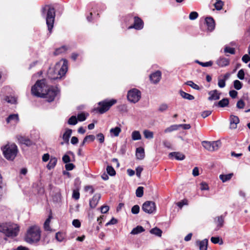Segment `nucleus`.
I'll use <instances>...</instances> for the list:
<instances>
[{
  "label": "nucleus",
  "mask_w": 250,
  "mask_h": 250,
  "mask_svg": "<svg viewBox=\"0 0 250 250\" xmlns=\"http://www.w3.org/2000/svg\"><path fill=\"white\" fill-rule=\"evenodd\" d=\"M68 70V62L62 59L57 62L53 68H49L48 72L49 78L52 80L61 79L64 76Z\"/></svg>",
  "instance_id": "obj_1"
},
{
  "label": "nucleus",
  "mask_w": 250,
  "mask_h": 250,
  "mask_svg": "<svg viewBox=\"0 0 250 250\" xmlns=\"http://www.w3.org/2000/svg\"><path fill=\"white\" fill-rule=\"evenodd\" d=\"M4 157L8 160L13 161L17 156L19 150L14 143H8L1 148Z\"/></svg>",
  "instance_id": "obj_2"
},
{
  "label": "nucleus",
  "mask_w": 250,
  "mask_h": 250,
  "mask_svg": "<svg viewBox=\"0 0 250 250\" xmlns=\"http://www.w3.org/2000/svg\"><path fill=\"white\" fill-rule=\"evenodd\" d=\"M41 238V231L39 227L33 226L27 230L25 240L29 244L38 242Z\"/></svg>",
  "instance_id": "obj_3"
},
{
  "label": "nucleus",
  "mask_w": 250,
  "mask_h": 250,
  "mask_svg": "<svg viewBox=\"0 0 250 250\" xmlns=\"http://www.w3.org/2000/svg\"><path fill=\"white\" fill-rule=\"evenodd\" d=\"M19 231V226L17 224L6 223L0 225V232L3 233L8 237H15Z\"/></svg>",
  "instance_id": "obj_4"
},
{
  "label": "nucleus",
  "mask_w": 250,
  "mask_h": 250,
  "mask_svg": "<svg viewBox=\"0 0 250 250\" xmlns=\"http://www.w3.org/2000/svg\"><path fill=\"white\" fill-rule=\"evenodd\" d=\"M46 11V22L48 26V29L50 33L51 32L52 29L54 26V20L55 17V11L53 7L49 6H45L42 9V14Z\"/></svg>",
  "instance_id": "obj_5"
},
{
  "label": "nucleus",
  "mask_w": 250,
  "mask_h": 250,
  "mask_svg": "<svg viewBox=\"0 0 250 250\" xmlns=\"http://www.w3.org/2000/svg\"><path fill=\"white\" fill-rule=\"evenodd\" d=\"M47 86L45 83L44 80H38L36 83L32 87V94L37 97H44Z\"/></svg>",
  "instance_id": "obj_6"
},
{
  "label": "nucleus",
  "mask_w": 250,
  "mask_h": 250,
  "mask_svg": "<svg viewBox=\"0 0 250 250\" xmlns=\"http://www.w3.org/2000/svg\"><path fill=\"white\" fill-rule=\"evenodd\" d=\"M116 103L117 100L115 99H111L110 100H105L100 102L98 103L99 106L96 108V110L100 113L103 114L108 111Z\"/></svg>",
  "instance_id": "obj_7"
},
{
  "label": "nucleus",
  "mask_w": 250,
  "mask_h": 250,
  "mask_svg": "<svg viewBox=\"0 0 250 250\" xmlns=\"http://www.w3.org/2000/svg\"><path fill=\"white\" fill-rule=\"evenodd\" d=\"M128 100L132 103H137L141 97V92L136 88H133L128 91L127 95Z\"/></svg>",
  "instance_id": "obj_8"
},
{
  "label": "nucleus",
  "mask_w": 250,
  "mask_h": 250,
  "mask_svg": "<svg viewBox=\"0 0 250 250\" xmlns=\"http://www.w3.org/2000/svg\"><path fill=\"white\" fill-rule=\"evenodd\" d=\"M203 146L207 150L210 151H213L218 149L219 147L221 145L220 141H203L202 142Z\"/></svg>",
  "instance_id": "obj_9"
},
{
  "label": "nucleus",
  "mask_w": 250,
  "mask_h": 250,
  "mask_svg": "<svg viewBox=\"0 0 250 250\" xmlns=\"http://www.w3.org/2000/svg\"><path fill=\"white\" fill-rule=\"evenodd\" d=\"M58 92L59 90L57 87L53 86H51L48 88L47 87L43 98L47 99V100L49 102H52L54 100L55 97L57 96Z\"/></svg>",
  "instance_id": "obj_10"
},
{
  "label": "nucleus",
  "mask_w": 250,
  "mask_h": 250,
  "mask_svg": "<svg viewBox=\"0 0 250 250\" xmlns=\"http://www.w3.org/2000/svg\"><path fill=\"white\" fill-rule=\"evenodd\" d=\"M156 205L152 201H146L142 206V209L146 213L151 214L156 210Z\"/></svg>",
  "instance_id": "obj_11"
},
{
  "label": "nucleus",
  "mask_w": 250,
  "mask_h": 250,
  "mask_svg": "<svg viewBox=\"0 0 250 250\" xmlns=\"http://www.w3.org/2000/svg\"><path fill=\"white\" fill-rule=\"evenodd\" d=\"M162 73L160 71L157 70L149 76V79L151 82L154 84L158 83L161 79Z\"/></svg>",
  "instance_id": "obj_12"
},
{
  "label": "nucleus",
  "mask_w": 250,
  "mask_h": 250,
  "mask_svg": "<svg viewBox=\"0 0 250 250\" xmlns=\"http://www.w3.org/2000/svg\"><path fill=\"white\" fill-rule=\"evenodd\" d=\"M143 28V21L138 17H134V22L132 25L128 27V29L134 28L136 30H140Z\"/></svg>",
  "instance_id": "obj_13"
},
{
  "label": "nucleus",
  "mask_w": 250,
  "mask_h": 250,
  "mask_svg": "<svg viewBox=\"0 0 250 250\" xmlns=\"http://www.w3.org/2000/svg\"><path fill=\"white\" fill-rule=\"evenodd\" d=\"M7 124L12 123L17 124L19 122V118L18 114H13L10 115L6 119Z\"/></svg>",
  "instance_id": "obj_14"
},
{
  "label": "nucleus",
  "mask_w": 250,
  "mask_h": 250,
  "mask_svg": "<svg viewBox=\"0 0 250 250\" xmlns=\"http://www.w3.org/2000/svg\"><path fill=\"white\" fill-rule=\"evenodd\" d=\"M221 93L217 90H213L208 92L209 97L208 98L209 101L217 100L220 99Z\"/></svg>",
  "instance_id": "obj_15"
},
{
  "label": "nucleus",
  "mask_w": 250,
  "mask_h": 250,
  "mask_svg": "<svg viewBox=\"0 0 250 250\" xmlns=\"http://www.w3.org/2000/svg\"><path fill=\"white\" fill-rule=\"evenodd\" d=\"M230 128L231 129H235L237 128V125L239 123V118L234 115H231L229 119Z\"/></svg>",
  "instance_id": "obj_16"
},
{
  "label": "nucleus",
  "mask_w": 250,
  "mask_h": 250,
  "mask_svg": "<svg viewBox=\"0 0 250 250\" xmlns=\"http://www.w3.org/2000/svg\"><path fill=\"white\" fill-rule=\"evenodd\" d=\"M17 138L21 144H24L26 146H30L32 144V141L25 137L18 135L17 136Z\"/></svg>",
  "instance_id": "obj_17"
},
{
  "label": "nucleus",
  "mask_w": 250,
  "mask_h": 250,
  "mask_svg": "<svg viewBox=\"0 0 250 250\" xmlns=\"http://www.w3.org/2000/svg\"><path fill=\"white\" fill-rule=\"evenodd\" d=\"M100 198L101 196L100 194H95L93 196L92 199L89 201V206L91 208H94L96 207Z\"/></svg>",
  "instance_id": "obj_18"
},
{
  "label": "nucleus",
  "mask_w": 250,
  "mask_h": 250,
  "mask_svg": "<svg viewBox=\"0 0 250 250\" xmlns=\"http://www.w3.org/2000/svg\"><path fill=\"white\" fill-rule=\"evenodd\" d=\"M206 23L208 26V29L212 31L215 27L214 21L211 17H207L205 19Z\"/></svg>",
  "instance_id": "obj_19"
},
{
  "label": "nucleus",
  "mask_w": 250,
  "mask_h": 250,
  "mask_svg": "<svg viewBox=\"0 0 250 250\" xmlns=\"http://www.w3.org/2000/svg\"><path fill=\"white\" fill-rule=\"evenodd\" d=\"M216 63L220 67H225L228 65L229 63V60L228 59L224 58V57H220L217 61Z\"/></svg>",
  "instance_id": "obj_20"
},
{
  "label": "nucleus",
  "mask_w": 250,
  "mask_h": 250,
  "mask_svg": "<svg viewBox=\"0 0 250 250\" xmlns=\"http://www.w3.org/2000/svg\"><path fill=\"white\" fill-rule=\"evenodd\" d=\"M169 156L170 157H174L177 160H183L185 158V155L183 153L179 152H171L169 154Z\"/></svg>",
  "instance_id": "obj_21"
},
{
  "label": "nucleus",
  "mask_w": 250,
  "mask_h": 250,
  "mask_svg": "<svg viewBox=\"0 0 250 250\" xmlns=\"http://www.w3.org/2000/svg\"><path fill=\"white\" fill-rule=\"evenodd\" d=\"M136 156L138 159L142 160L145 157V150L142 147L137 148L136 151Z\"/></svg>",
  "instance_id": "obj_22"
},
{
  "label": "nucleus",
  "mask_w": 250,
  "mask_h": 250,
  "mask_svg": "<svg viewBox=\"0 0 250 250\" xmlns=\"http://www.w3.org/2000/svg\"><path fill=\"white\" fill-rule=\"evenodd\" d=\"M229 104V99L227 98H224L221 101L214 104L215 106H217L220 107H225L228 105Z\"/></svg>",
  "instance_id": "obj_23"
},
{
  "label": "nucleus",
  "mask_w": 250,
  "mask_h": 250,
  "mask_svg": "<svg viewBox=\"0 0 250 250\" xmlns=\"http://www.w3.org/2000/svg\"><path fill=\"white\" fill-rule=\"evenodd\" d=\"M72 134V130L70 129H66L65 132L63 134L62 139L64 142L67 144H68L69 138L70 137Z\"/></svg>",
  "instance_id": "obj_24"
},
{
  "label": "nucleus",
  "mask_w": 250,
  "mask_h": 250,
  "mask_svg": "<svg viewBox=\"0 0 250 250\" xmlns=\"http://www.w3.org/2000/svg\"><path fill=\"white\" fill-rule=\"evenodd\" d=\"M52 218V216L51 213H50V215L48 216V217L45 220V221L44 223V225H43V227L45 230L51 231V229L50 227V223Z\"/></svg>",
  "instance_id": "obj_25"
},
{
  "label": "nucleus",
  "mask_w": 250,
  "mask_h": 250,
  "mask_svg": "<svg viewBox=\"0 0 250 250\" xmlns=\"http://www.w3.org/2000/svg\"><path fill=\"white\" fill-rule=\"evenodd\" d=\"M57 162V159L56 157H51L47 165V168L49 170L53 169L56 166Z\"/></svg>",
  "instance_id": "obj_26"
},
{
  "label": "nucleus",
  "mask_w": 250,
  "mask_h": 250,
  "mask_svg": "<svg viewBox=\"0 0 250 250\" xmlns=\"http://www.w3.org/2000/svg\"><path fill=\"white\" fill-rule=\"evenodd\" d=\"M233 174L232 173L228 174H221L219 175V178L223 182L225 183L231 179L232 177Z\"/></svg>",
  "instance_id": "obj_27"
},
{
  "label": "nucleus",
  "mask_w": 250,
  "mask_h": 250,
  "mask_svg": "<svg viewBox=\"0 0 250 250\" xmlns=\"http://www.w3.org/2000/svg\"><path fill=\"white\" fill-rule=\"evenodd\" d=\"M145 231L144 228L141 226H138L136 228H134L130 233L133 235L138 234Z\"/></svg>",
  "instance_id": "obj_28"
},
{
  "label": "nucleus",
  "mask_w": 250,
  "mask_h": 250,
  "mask_svg": "<svg viewBox=\"0 0 250 250\" xmlns=\"http://www.w3.org/2000/svg\"><path fill=\"white\" fill-rule=\"evenodd\" d=\"M208 240L205 239L199 242L200 250H207L208 248Z\"/></svg>",
  "instance_id": "obj_29"
},
{
  "label": "nucleus",
  "mask_w": 250,
  "mask_h": 250,
  "mask_svg": "<svg viewBox=\"0 0 250 250\" xmlns=\"http://www.w3.org/2000/svg\"><path fill=\"white\" fill-rule=\"evenodd\" d=\"M131 138L132 140L137 141L141 139V135L139 131L135 130L132 132Z\"/></svg>",
  "instance_id": "obj_30"
},
{
  "label": "nucleus",
  "mask_w": 250,
  "mask_h": 250,
  "mask_svg": "<svg viewBox=\"0 0 250 250\" xmlns=\"http://www.w3.org/2000/svg\"><path fill=\"white\" fill-rule=\"evenodd\" d=\"M55 238L58 241L62 242L65 239V234L62 232H58L56 233Z\"/></svg>",
  "instance_id": "obj_31"
},
{
  "label": "nucleus",
  "mask_w": 250,
  "mask_h": 250,
  "mask_svg": "<svg viewBox=\"0 0 250 250\" xmlns=\"http://www.w3.org/2000/svg\"><path fill=\"white\" fill-rule=\"evenodd\" d=\"M121 132V129L119 126H116L114 128H112L110 130V132L113 134L114 136L117 137Z\"/></svg>",
  "instance_id": "obj_32"
},
{
  "label": "nucleus",
  "mask_w": 250,
  "mask_h": 250,
  "mask_svg": "<svg viewBox=\"0 0 250 250\" xmlns=\"http://www.w3.org/2000/svg\"><path fill=\"white\" fill-rule=\"evenodd\" d=\"M143 134L144 135L145 138L147 139H151L153 138L154 137L153 132L147 129L144 130Z\"/></svg>",
  "instance_id": "obj_33"
},
{
  "label": "nucleus",
  "mask_w": 250,
  "mask_h": 250,
  "mask_svg": "<svg viewBox=\"0 0 250 250\" xmlns=\"http://www.w3.org/2000/svg\"><path fill=\"white\" fill-rule=\"evenodd\" d=\"M180 94L181 96L185 99L192 100L194 99V97L193 96L183 91H180Z\"/></svg>",
  "instance_id": "obj_34"
},
{
  "label": "nucleus",
  "mask_w": 250,
  "mask_h": 250,
  "mask_svg": "<svg viewBox=\"0 0 250 250\" xmlns=\"http://www.w3.org/2000/svg\"><path fill=\"white\" fill-rule=\"evenodd\" d=\"M150 232L152 234L160 237L162 235V231L159 228L156 227L151 229L150 230Z\"/></svg>",
  "instance_id": "obj_35"
},
{
  "label": "nucleus",
  "mask_w": 250,
  "mask_h": 250,
  "mask_svg": "<svg viewBox=\"0 0 250 250\" xmlns=\"http://www.w3.org/2000/svg\"><path fill=\"white\" fill-rule=\"evenodd\" d=\"M216 2L214 3V5L216 9L220 10L222 9L224 5V2L221 0H215Z\"/></svg>",
  "instance_id": "obj_36"
},
{
  "label": "nucleus",
  "mask_w": 250,
  "mask_h": 250,
  "mask_svg": "<svg viewBox=\"0 0 250 250\" xmlns=\"http://www.w3.org/2000/svg\"><path fill=\"white\" fill-rule=\"evenodd\" d=\"M179 126L177 125H174L167 127L165 129L164 132L165 133L170 132L174 130H176L178 129Z\"/></svg>",
  "instance_id": "obj_37"
},
{
  "label": "nucleus",
  "mask_w": 250,
  "mask_h": 250,
  "mask_svg": "<svg viewBox=\"0 0 250 250\" xmlns=\"http://www.w3.org/2000/svg\"><path fill=\"white\" fill-rule=\"evenodd\" d=\"M217 228L216 229V230H218L220 228H221L223 226V223H224V218H223V217L222 216L217 217Z\"/></svg>",
  "instance_id": "obj_38"
},
{
  "label": "nucleus",
  "mask_w": 250,
  "mask_h": 250,
  "mask_svg": "<svg viewBox=\"0 0 250 250\" xmlns=\"http://www.w3.org/2000/svg\"><path fill=\"white\" fill-rule=\"evenodd\" d=\"M77 123V118L75 116H71L68 121V124L70 125H75Z\"/></svg>",
  "instance_id": "obj_39"
},
{
  "label": "nucleus",
  "mask_w": 250,
  "mask_h": 250,
  "mask_svg": "<svg viewBox=\"0 0 250 250\" xmlns=\"http://www.w3.org/2000/svg\"><path fill=\"white\" fill-rule=\"evenodd\" d=\"M144 188L142 187H139L136 190V195L138 197H141L144 193Z\"/></svg>",
  "instance_id": "obj_40"
},
{
  "label": "nucleus",
  "mask_w": 250,
  "mask_h": 250,
  "mask_svg": "<svg viewBox=\"0 0 250 250\" xmlns=\"http://www.w3.org/2000/svg\"><path fill=\"white\" fill-rule=\"evenodd\" d=\"M186 84H187L188 85L190 86L191 87H192V88H193L194 89L200 90V89L199 86L197 84L194 83L192 81H188L186 83Z\"/></svg>",
  "instance_id": "obj_41"
},
{
  "label": "nucleus",
  "mask_w": 250,
  "mask_h": 250,
  "mask_svg": "<svg viewBox=\"0 0 250 250\" xmlns=\"http://www.w3.org/2000/svg\"><path fill=\"white\" fill-rule=\"evenodd\" d=\"M106 171L108 174L111 176H114L116 174L114 169L110 166H108L107 167Z\"/></svg>",
  "instance_id": "obj_42"
},
{
  "label": "nucleus",
  "mask_w": 250,
  "mask_h": 250,
  "mask_svg": "<svg viewBox=\"0 0 250 250\" xmlns=\"http://www.w3.org/2000/svg\"><path fill=\"white\" fill-rule=\"evenodd\" d=\"M234 87L237 90H240L242 87V83L238 80H235L233 82Z\"/></svg>",
  "instance_id": "obj_43"
},
{
  "label": "nucleus",
  "mask_w": 250,
  "mask_h": 250,
  "mask_svg": "<svg viewBox=\"0 0 250 250\" xmlns=\"http://www.w3.org/2000/svg\"><path fill=\"white\" fill-rule=\"evenodd\" d=\"M66 50V48L65 46H63L57 49L54 52V54L55 55H59L62 53L65 52Z\"/></svg>",
  "instance_id": "obj_44"
},
{
  "label": "nucleus",
  "mask_w": 250,
  "mask_h": 250,
  "mask_svg": "<svg viewBox=\"0 0 250 250\" xmlns=\"http://www.w3.org/2000/svg\"><path fill=\"white\" fill-rule=\"evenodd\" d=\"M210 240L214 244L219 243L220 245H222L223 243L222 239H221V242H220V239L218 237H212Z\"/></svg>",
  "instance_id": "obj_45"
},
{
  "label": "nucleus",
  "mask_w": 250,
  "mask_h": 250,
  "mask_svg": "<svg viewBox=\"0 0 250 250\" xmlns=\"http://www.w3.org/2000/svg\"><path fill=\"white\" fill-rule=\"evenodd\" d=\"M168 106L166 104H162L160 105L158 110L160 112H163L166 111L168 109Z\"/></svg>",
  "instance_id": "obj_46"
},
{
  "label": "nucleus",
  "mask_w": 250,
  "mask_h": 250,
  "mask_svg": "<svg viewBox=\"0 0 250 250\" xmlns=\"http://www.w3.org/2000/svg\"><path fill=\"white\" fill-rule=\"evenodd\" d=\"M5 100L8 103L15 104L16 102V99L14 97L7 96L5 98Z\"/></svg>",
  "instance_id": "obj_47"
},
{
  "label": "nucleus",
  "mask_w": 250,
  "mask_h": 250,
  "mask_svg": "<svg viewBox=\"0 0 250 250\" xmlns=\"http://www.w3.org/2000/svg\"><path fill=\"white\" fill-rule=\"evenodd\" d=\"M198 17V14L197 12L193 11L191 12L189 15V19L190 20H194L197 19Z\"/></svg>",
  "instance_id": "obj_48"
},
{
  "label": "nucleus",
  "mask_w": 250,
  "mask_h": 250,
  "mask_svg": "<svg viewBox=\"0 0 250 250\" xmlns=\"http://www.w3.org/2000/svg\"><path fill=\"white\" fill-rule=\"evenodd\" d=\"M224 52L225 53H229L231 54H235V49L233 48H231L228 46H226L224 49Z\"/></svg>",
  "instance_id": "obj_49"
},
{
  "label": "nucleus",
  "mask_w": 250,
  "mask_h": 250,
  "mask_svg": "<svg viewBox=\"0 0 250 250\" xmlns=\"http://www.w3.org/2000/svg\"><path fill=\"white\" fill-rule=\"evenodd\" d=\"M218 85L220 88H224L226 86V81L223 79L218 78Z\"/></svg>",
  "instance_id": "obj_50"
},
{
  "label": "nucleus",
  "mask_w": 250,
  "mask_h": 250,
  "mask_svg": "<svg viewBox=\"0 0 250 250\" xmlns=\"http://www.w3.org/2000/svg\"><path fill=\"white\" fill-rule=\"evenodd\" d=\"M140 211V207L138 205L134 206L131 208V212L133 214H138Z\"/></svg>",
  "instance_id": "obj_51"
},
{
  "label": "nucleus",
  "mask_w": 250,
  "mask_h": 250,
  "mask_svg": "<svg viewBox=\"0 0 250 250\" xmlns=\"http://www.w3.org/2000/svg\"><path fill=\"white\" fill-rule=\"evenodd\" d=\"M97 138L100 143H103L104 141V136L103 133H99L96 135Z\"/></svg>",
  "instance_id": "obj_52"
},
{
  "label": "nucleus",
  "mask_w": 250,
  "mask_h": 250,
  "mask_svg": "<svg viewBox=\"0 0 250 250\" xmlns=\"http://www.w3.org/2000/svg\"><path fill=\"white\" fill-rule=\"evenodd\" d=\"M245 104L242 100L238 101L236 104V106L239 109H243L245 106Z\"/></svg>",
  "instance_id": "obj_53"
},
{
  "label": "nucleus",
  "mask_w": 250,
  "mask_h": 250,
  "mask_svg": "<svg viewBox=\"0 0 250 250\" xmlns=\"http://www.w3.org/2000/svg\"><path fill=\"white\" fill-rule=\"evenodd\" d=\"M200 189L202 190H208L209 189V187L206 183L202 182L200 184Z\"/></svg>",
  "instance_id": "obj_54"
},
{
  "label": "nucleus",
  "mask_w": 250,
  "mask_h": 250,
  "mask_svg": "<svg viewBox=\"0 0 250 250\" xmlns=\"http://www.w3.org/2000/svg\"><path fill=\"white\" fill-rule=\"evenodd\" d=\"M245 77V73L243 69L240 70L237 73V77L240 80H243Z\"/></svg>",
  "instance_id": "obj_55"
},
{
  "label": "nucleus",
  "mask_w": 250,
  "mask_h": 250,
  "mask_svg": "<svg viewBox=\"0 0 250 250\" xmlns=\"http://www.w3.org/2000/svg\"><path fill=\"white\" fill-rule=\"evenodd\" d=\"M62 161L64 163H68L70 162V158L67 154H65L63 156L62 158Z\"/></svg>",
  "instance_id": "obj_56"
},
{
  "label": "nucleus",
  "mask_w": 250,
  "mask_h": 250,
  "mask_svg": "<svg viewBox=\"0 0 250 250\" xmlns=\"http://www.w3.org/2000/svg\"><path fill=\"white\" fill-rule=\"evenodd\" d=\"M72 225L76 228H80L81 227V222L78 219H74L72 221Z\"/></svg>",
  "instance_id": "obj_57"
},
{
  "label": "nucleus",
  "mask_w": 250,
  "mask_h": 250,
  "mask_svg": "<svg viewBox=\"0 0 250 250\" xmlns=\"http://www.w3.org/2000/svg\"><path fill=\"white\" fill-rule=\"evenodd\" d=\"M72 197L75 200H78L80 198V193L78 191L74 190L73 192Z\"/></svg>",
  "instance_id": "obj_58"
},
{
  "label": "nucleus",
  "mask_w": 250,
  "mask_h": 250,
  "mask_svg": "<svg viewBox=\"0 0 250 250\" xmlns=\"http://www.w3.org/2000/svg\"><path fill=\"white\" fill-rule=\"evenodd\" d=\"M75 167V166L72 163H66L65 167L67 170H71Z\"/></svg>",
  "instance_id": "obj_59"
},
{
  "label": "nucleus",
  "mask_w": 250,
  "mask_h": 250,
  "mask_svg": "<svg viewBox=\"0 0 250 250\" xmlns=\"http://www.w3.org/2000/svg\"><path fill=\"white\" fill-rule=\"evenodd\" d=\"M85 119L86 117L84 114L81 113L78 115L77 120H78L79 121L82 122L84 121V120H85Z\"/></svg>",
  "instance_id": "obj_60"
},
{
  "label": "nucleus",
  "mask_w": 250,
  "mask_h": 250,
  "mask_svg": "<svg viewBox=\"0 0 250 250\" xmlns=\"http://www.w3.org/2000/svg\"><path fill=\"white\" fill-rule=\"evenodd\" d=\"M143 170V168L141 167H138L136 168V175L138 177H139V178L140 177L141 173L142 172Z\"/></svg>",
  "instance_id": "obj_61"
},
{
  "label": "nucleus",
  "mask_w": 250,
  "mask_h": 250,
  "mask_svg": "<svg viewBox=\"0 0 250 250\" xmlns=\"http://www.w3.org/2000/svg\"><path fill=\"white\" fill-rule=\"evenodd\" d=\"M213 62L212 61H209L206 62H201L200 65L203 67H208L212 65Z\"/></svg>",
  "instance_id": "obj_62"
},
{
  "label": "nucleus",
  "mask_w": 250,
  "mask_h": 250,
  "mask_svg": "<svg viewBox=\"0 0 250 250\" xmlns=\"http://www.w3.org/2000/svg\"><path fill=\"white\" fill-rule=\"evenodd\" d=\"M242 60L245 63H247L250 61V57L248 55L245 54L243 56Z\"/></svg>",
  "instance_id": "obj_63"
},
{
  "label": "nucleus",
  "mask_w": 250,
  "mask_h": 250,
  "mask_svg": "<svg viewBox=\"0 0 250 250\" xmlns=\"http://www.w3.org/2000/svg\"><path fill=\"white\" fill-rule=\"evenodd\" d=\"M237 92L234 90H230L229 92V96L232 98H236V96H237Z\"/></svg>",
  "instance_id": "obj_64"
}]
</instances>
